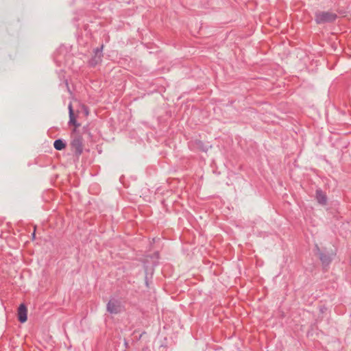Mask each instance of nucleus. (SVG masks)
Here are the masks:
<instances>
[{"label": "nucleus", "instance_id": "1", "mask_svg": "<svg viewBox=\"0 0 351 351\" xmlns=\"http://www.w3.org/2000/svg\"><path fill=\"white\" fill-rule=\"evenodd\" d=\"M70 147L71 152L77 157L83 153V138L76 128H73L71 133Z\"/></svg>", "mask_w": 351, "mask_h": 351}, {"label": "nucleus", "instance_id": "2", "mask_svg": "<svg viewBox=\"0 0 351 351\" xmlns=\"http://www.w3.org/2000/svg\"><path fill=\"white\" fill-rule=\"evenodd\" d=\"M106 308L107 311L110 314L116 315L124 311V306L119 300L112 298L108 301Z\"/></svg>", "mask_w": 351, "mask_h": 351}, {"label": "nucleus", "instance_id": "3", "mask_svg": "<svg viewBox=\"0 0 351 351\" xmlns=\"http://www.w3.org/2000/svg\"><path fill=\"white\" fill-rule=\"evenodd\" d=\"M336 14L330 12H319L315 14V21L318 24L330 23L336 20Z\"/></svg>", "mask_w": 351, "mask_h": 351}, {"label": "nucleus", "instance_id": "4", "mask_svg": "<svg viewBox=\"0 0 351 351\" xmlns=\"http://www.w3.org/2000/svg\"><path fill=\"white\" fill-rule=\"evenodd\" d=\"M103 47L104 45H102L100 47L94 49V55L88 61V64L90 66L95 67L101 62Z\"/></svg>", "mask_w": 351, "mask_h": 351}, {"label": "nucleus", "instance_id": "5", "mask_svg": "<svg viewBox=\"0 0 351 351\" xmlns=\"http://www.w3.org/2000/svg\"><path fill=\"white\" fill-rule=\"evenodd\" d=\"M68 108L69 114V121L68 124L69 125H73L74 128H76V130H77V128L80 126V124L77 121V116L73 112L71 103L69 104Z\"/></svg>", "mask_w": 351, "mask_h": 351}, {"label": "nucleus", "instance_id": "6", "mask_svg": "<svg viewBox=\"0 0 351 351\" xmlns=\"http://www.w3.org/2000/svg\"><path fill=\"white\" fill-rule=\"evenodd\" d=\"M18 319L21 323H24L27 319V308L25 304H21L18 308Z\"/></svg>", "mask_w": 351, "mask_h": 351}, {"label": "nucleus", "instance_id": "7", "mask_svg": "<svg viewBox=\"0 0 351 351\" xmlns=\"http://www.w3.org/2000/svg\"><path fill=\"white\" fill-rule=\"evenodd\" d=\"M315 198L317 202L321 205H326L327 203V197L326 193L321 189H318L315 191Z\"/></svg>", "mask_w": 351, "mask_h": 351}, {"label": "nucleus", "instance_id": "8", "mask_svg": "<svg viewBox=\"0 0 351 351\" xmlns=\"http://www.w3.org/2000/svg\"><path fill=\"white\" fill-rule=\"evenodd\" d=\"M319 259L324 266H328L332 261L331 255L328 253H320Z\"/></svg>", "mask_w": 351, "mask_h": 351}, {"label": "nucleus", "instance_id": "9", "mask_svg": "<svg viewBox=\"0 0 351 351\" xmlns=\"http://www.w3.org/2000/svg\"><path fill=\"white\" fill-rule=\"evenodd\" d=\"M53 146L56 150L60 151L65 148L66 143L62 139H57L54 141Z\"/></svg>", "mask_w": 351, "mask_h": 351}, {"label": "nucleus", "instance_id": "10", "mask_svg": "<svg viewBox=\"0 0 351 351\" xmlns=\"http://www.w3.org/2000/svg\"><path fill=\"white\" fill-rule=\"evenodd\" d=\"M35 231H36V229H34V232L32 233V237H33V239H34V238H35Z\"/></svg>", "mask_w": 351, "mask_h": 351}, {"label": "nucleus", "instance_id": "11", "mask_svg": "<svg viewBox=\"0 0 351 351\" xmlns=\"http://www.w3.org/2000/svg\"><path fill=\"white\" fill-rule=\"evenodd\" d=\"M197 143H198V144H202V143L200 141H199L197 142Z\"/></svg>", "mask_w": 351, "mask_h": 351}]
</instances>
